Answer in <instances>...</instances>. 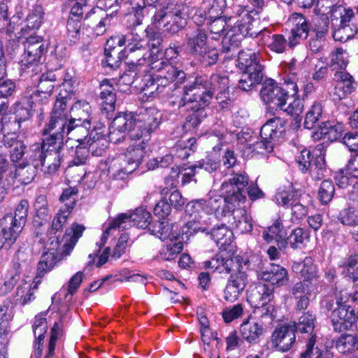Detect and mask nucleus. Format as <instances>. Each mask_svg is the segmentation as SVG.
I'll return each instance as SVG.
<instances>
[{
	"label": "nucleus",
	"mask_w": 358,
	"mask_h": 358,
	"mask_svg": "<svg viewBox=\"0 0 358 358\" xmlns=\"http://www.w3.org/2000/svg\"><path fill=\"white\" fill-rule=\"evenodd\" d=\"M245 200L246 198L240 194H226L224 199L220 195H214L189 201L185 206V213L194 218L182 227V234L187 236L198 232H207L212 224V217L209 215L213 214L217 218L226 217L231 213V208L236 206L239 201Z\"/></svg>",
	"instance_id": "obj_1"
},
{
	"label": "nucleus",
	"mask_w": 358,
	"mask_h": 358,
	"mask_svg": "<svg viewBox=\"0 0 358 358\" xmlns=\"http://www.w3.org/2000/svg\"><path fill=\"white\" fill-rule=\"evenodd\" d=\"M229 13V20H236L234 22V34L227 36L222 41L223 52L229 53V57H233L237 52L238 48L241 45L243 37L257 36V31H254V24L256 20L254 15L257 14L255 10L249 11L241 5H234Z\"/></svg>",
	"instance_id": "obj_2"
},
{
	"label": "nucleus",
	"mask_w": 358,
	"mask_h": 358,
	"mask_svg": "<svg viewBox=\"0 0 358 358\" xmlns=\"http://www.w3.org/2000/svg\"><path fill=\"white\" fill-rule=\"evenodd\" d=\"M150 69L153 71L152 79L154 82L150 86L143 90L144 94L149 97L162 93L163 89L176 82V84L184 82L186 74L182 71L166 61H153L150 64Z\"/></svg>",
	"instance_id": "obj_3"
},
{
	"label": "nucleus",
	"mask_w": 358,
	"mask_h": 358,
	"mask_svg": "<svg viewBox=\"0 0 358 358\" xmlns=\"http://www.w3.org/2000/svg\"><path fill=\"white\" fill-rule=\"evenodd\" d=\"M186 48L203 65L215 64L218 60V50L212 46L206 31L200 28L191 29L186 34Z\"/></svg>",
	"instance_id": "obj_4"
},
{
	"label": "nucleus",
	"mask_w": 358,
	"mask_h": 358,
	"mask_svg": "<svg viewBox=\"0 0 358 358\" xmlns=\"http://www.w3.org/2000/svg\"><path fill=\"white\" fill-rule=\"evenodd\" d=\"M182 6L170 3L157 11L152 17V24L159 31L175 34L187 24L186 14Z\"/></svg>",
	"instance_id": "obj_5"
},
{
	"label": "nucleus",
	"mask_w": 358,
	"mask_h": 358,
	"mask_svg": "<svg viewBox=\"0 0 358 358\" xmlns=\"http://www.w3.org/2000/svg\"><path fill=\"white\" fill-rule=\"evenodd\" d=\"M207 78L197 76L192 82L187 83L183 89L180 98L176 102L178 108L186 106H199L206 107L212 99V92L207 88Z\"/></svg>",
	"instance_id": "obj_6"
},
{
	"label": "nucleus",
	"mask_w": 358,
	"mask_h": 358,
	"mask_svg": "<svg viewBox=\"0 0 358 358\" xmlns=\"http://www.w3.org/2000/svg\"><path fill=\"white\" fill-rule=\"evenodd\" d=\"M135 124L131 131L130 138L133 140H140L143 138L144 141H149L150 134L159 126L162 114L155 107L142 108L139 113L134 116Z\"/></svg>",
	"instance_id": "obj_7"
},
{
	"label": "nucleus",
	"mask_w": 358,
	"mask_h": 358,
	"mask_svg": "<svg viewBox=\"0 0 358 358\" xmlns=\"http://www.w3.org/2000/svg\"><path fill=\"white\" fill-rule=\"evenodd\" d=\"M242 266L236 270H231L224 290V299L228 302H234L245 289L248 283L246 270L248 269L250 262L248 257L241 264Z\"/></svg>",
	"instance_id": "obj_8"
},
{
	"label": "nucleus",
	"mask_w": 358,
	"mask_h": 358,
	"mask_svg": "<svg viewBox=\"0 0 358 358\" xmlns=\"http://www.w3.org/2000/svg\"><path fill=\"white\" fill-rule=\"evenodd\" d=\"M91 124L85 125L83 122H72L69 127V132L66 136L69 139L74 140L78 144L89 145L94 152V148L100 141L103 140V136L94 129L90 132Z\"/></svg>",
	"instance_id": "obj_9"
},
{
	"label": "nucleus",
	"mask_w": 358,
	"mask_h": 358,
	"mask_svg": "<svg viewBox=\"0 0 358 358\" xmlns=\"http://www.w3.org/2000/svg\"><path fill=\"white\" fill-rule=\"evenodd\" d=\"M71 121L66 111V108L62 107V103L58 102L55 103L54 108L50 115L48 123L43 131L44 135L48 133L62 134V136H67L69 127H70Z\"/></svg>",
	"instance_id": "obj_10"
},
{
	"label": "nucleus",
	"mask_w": 358,
	"mask_h": 358,
	"mask_svg": "<svg viewBox=\"0 0 358 358\" xmlns=\"http://www.w3.org/2000/svg\"><path fill=\"white\" fill-rule=\"evenodd\" d=\"M24 52L21 64L24 70L36 66L45 52V44L39 36H30L24 43Z\"/></svg>",
	"instance_id": "obj_11"
},
{
	"label": "nucleus",
	"mask_w": 358,
	"mask_h": 358,
	"mask_svg": "<svg viewBox=\"0 0 358 358\" xmlns=\"http://www.w3.org/2000/svg\"><path fill=\"white\" fill-rule=\"evenodd\" d=\"M287 23L291 27L288 38L290 47H294L308 38L312 27L305 16L297 13H293L289 17Z\"/></svg>",
	"instance_id": "obj_12"
},
{
	"label": "nucleus",
	"mask_w": 358,
	"mask_h": 358,
	"mask_svg": "<svg viewBox=\"0 0 358 358\" xmlns=\"http://www.w3.org/2000/svg\"><path fill=\"white\" fill-rule=\"evenodd\" d=\"M135 124L132 113H124L116 116L109 128L108 138L110 141L117 143L122 140L126 133L129 134L130 138L131 131Z\"/></svg>",
	"instance_id": "obj_13"
},
{
	"label": "nucleus",
	"mask_w": 358,
	"mask_h": 358,
	"mask_svg": "<svg viewBox=\"0 0 358 358\" xmlns=\"http://www.w3.org/2000/svg\"><path fill=\"white\" fill-rule=\"evenodd\" d=\"M113 18L112 14H108L104 8L96 7L86 13L84 20L92 27L94 34L96 36L103 35L111 26Z\"/></svg>",
	"instance_id": "obj_14"
},
{
	"label": "nucleus",
	"mask_w": 358,
	"mask_h": 358,
	"mask_svg": "<svg viewBox=\"0 0 358 358\" xmlns=\"http://www.w3.org/2000/svg\"><path fill=\"white\" fill-rule=\"evenodd\" d=\"M273 288L272 286L264 283H258L251 289L248 295V300L262 313V316L269 315V308L265 306L272 299Z\"/></svg>",
	"instance_id": "obj_15"
},
{
	"label": "nucleus",
	"mask_w": 358,
	"mask_h": 358,
	"mask_svg": "<svg viewBox=\"0 0 358 358\" xmlns=\"http://www.w3.org/2000/svg\"><path fill=\"white\" fill-rule=\"evenodd\" d=\"M284 88L273 80H266L260 91V96L266 103H271L274 106L283 108L287 98Z\"/></svg>",
	"instance_id": "obj_16"
},
{
	"label": "nucleus",
	"mask_w": 358,
	"mask_h": 358,
	"mask_svg": "<svg viewBox=\"0 0 358 358\" xmlns=\"http://www.w3.org/2000/svg\"><path fill=\"white\" fill-rule=\"evenodd\" d=\"M152 219L151 214L143 208H138L130 215L121 214L115 219V223L122 227V229H126L133 224L138 228H146L150 224Z\"/></svg>",
	"instance_id": "obj_17"
},
{
	"label": "nucleus",
	"mask_w": 358,
	"mask_h": 358,
	"mask_svg": "<svg viewBox=\"0 0 358 358\" xmlns=\"http://www.w3.org/2000/svg\"><path fill=\"white\" fill-rule=\"evenodd\" d=\"M246 257L241 255L234 256L232 257L224 258L221 255H216L210 260L203 262L206 268L212 269L213 271H217L220 273H229L231 270H236L245 261Z\"/></svg>",
	"instance_id": "obj_18"
},
{
	"label": "nucleus",
	"mask_w": 358,
	"mask_h": 358,
	"mask_svg": "<svg viewBox=\"0 0 358 358\" xmlns=\"http://www.w3.org/2000/svg\"><path fill=\"white\" fill-rule=\"evenodd\" d=\"M29 203L27 200H22L17 205L14 216L12 215H6L3 217L1 220V224H6L10 226L14 229V232L11 237L15 236H19L22 231L26 222L28 213ZM14 239V238H11Z\"/></svg>",
	"instance_id": "obj_19"
},
{
	"label": "nucleus",
	"mask_w": 358,
	"mask_h": 358,
	"mask_svg": "<svg viewBox=\"0 0 358 358\" xmlns=\"http://www.w3.org/2000/svg\"><path fill=\"white\" fill-rule=\"evenodd\" d=\"M331 320L334 330L343 331L352 327L355 313L350 306L336 307L331 313Z\"/></svg>",
	"instance_id": "obj_20"
},
{
	"label": "nucleus",
	"mask_w": 358,
	"mask_h": 358,
	"mask_svg": "<svg viewBox=\"0 0 358 358\" xmlns=\"http://www.w3.org/2000/svg\"><path fill=\"white\" fill-rule=\"evenodd\" d=\"M333 80L336 83L334 94L338 100L353 92L357 87V82L353 76L345 71H336Z\"/></svg>",
	"instance_id": "obj_21"
},
{
	"label": "nucleus",
	"mask_w": 358,
	"mask_h": 358,
	"mask_svg": "<svg viewBox=\"0 0 358 358\" xmlns=\"http://www.w3.org/2000/svg\"><path fill=\"white\" fill-rule=\"evenodd\" d=\"M113 42H117V45L120 47L125 45L127 52L136 50L143 51V48H147L148 39L143 35H139L136 29H134L124 36H112L109 39L108 45H111Z\"/></svg>",
	"instance_id": "obj_22"
},
{
	"label": "nucleus",
	"mask_w": 358,
	"mask_h": 358,
	"mask_svg": "<svg viewBox=\"0 0 358 358\" xmlns=\"http://www.w3.org/2000/svg\"><path fill=\"white\" fill-rule=\"evenodd\" d=\"M237 66L243 71L262 73L263 67L260 64L259 54L250 48L238 52Z\"/></svg>",
	"instance_id": "obj_23"
},
{
	"label": "nucleus",
	"mask_w": 358,
	"mask_h": 358,
	"mask_svg": "<svg viewBox=\"0 0 358 358\" xmlns=\"http://www.w3.org/2000/svg\"><path fill=\"white\" fill-rule=\"evenodd\" d=\"M258 278L266 282H269L272 285L278 287L285 285L288 281L287 271L278 264H271L270 266L258 273Z\"/></svg>",
	"instance_id": "obj_24"
},
{
	"label": "nucleus",
	"mask_w": 358,
	"mask_h": 358,
	"mask_svg": "<svg viewBox=\"0 0 358 358\" xmlns=\"http://www.w3.org/2000/svg\"><path fill=\"white\" fill-rule=\"evenodd\" d=\"M329 17L331 20L332 27L340 26L352 27L357 29V13L355 14L352 9H345L343 6H338L331 10Z\"/></svg>",
	"instance_id": "obj_25"
},
{
	"label": "nucleus",
	"mask_w": 358,
	"mask_h": 358,
	"mask_svg": "<svg viewBox=\"0 0 358 358\" xmlns=\"http://www.w3.org/2000/svg\"><path fill=\"white\" fill-rule=\"evenodd\" d=\"M295 338V330L291 326L279 327L272 334L273 343L282 352H287L291 348Z\"/></svg>",
	"instance_id": "obj_26"
},
{
	"label": "nucleus",
	"mask_w": 358,
	"mask_h": 358,
	"mask_svg": "<svg viewBox=\"0 0 358 358\" xmlns=\"http://www.w3.org/2000/svg\"><path fill=\"white\" fill-rule=\"evenodd\" d=\"M245 201H239L236 206L231 208V215L233 221H230L231 224L241 234L248 233L252 229V223L251 216L247 213V210L241 207V203Z\"/></svg>",
	"instance_id": "obj_27"
},
{
	"label": "nucleus",
	"mask_w": 358,
	"mask_h": 358,
	"mask_svg": "<svg viewBox=\"0 0 358 358\" xmlns=\"http://www.w3.org/2000/svg\"><path fill=\"white\" fill-rule=\"evenodd\" d=\"M263 324L251 318L250 316L240 326V333L243 340L250 344H255L259 341L264 334Z\"/></svg>",
	"instance_id": "obj_28"
},
{
	"label": "nucleus",
	"mask_w": 358,
	"mask_h": 358,
	"mask_svg": "<svg viewBox=\"0 0 358 358\" xmlns=\"http://www.w3.org/2000/svg\"><path fill=\"white\" fill-rule=\"evenodd\" d=\"M130 140L131 144L127 150L125 159L123 161L136 169L144 157L145 145L149 141H144L143 138H141L140 140H133L130 138Z\"/></svg>",
	"instance_id": "obj_29"
},
{
	"label": "nucleus",
	"mask_w": 358,
	"mask_h": 358,
	"mask_svg": "<svg viewBox=\"0 0 358 358\" xmlns=\"http://www.w3.org/2000/svg\"><path fill=\"white\" fill-rule=\"evenodd\" d=\"M72 122H83L85 125L92 124V108L85 100H79L73 103L69 115Z\"/></svg>",
	"instance_id": "obj_30"
},
{
	"label": "nucleus",
	"mask_w": 358,
	"mask_h": 358,
	"mask_svg": "<svg viewBox=\"0 0 358 358\" xmlns=\"http://www.w3.org/2000/svg\"><path fill=\"white\" fill-rule=\"evenodd\" d=\"M285 123V121L280 117H275L268 120L261 128V138L273 142L284 133Z\"/></svg>",
	"instance_id": "obj_31"
},
{
	"label": "nucleus",
	"mask_w": 358,
	"mask_h": 358,
	"mask_svg": "<svg viewBox=\"0 0 358 358\" xmlns=\"http://www.w3.org/2000/svg\"><path fill=\"white\" fill-rule=\"evenodd\" d=\"M54 317L55 318V321L50 329V338L48 347V354L44 358H52L55 353L56 342L57 340L62 338L64 334V326L66 320L65 315H61L59 313H56Z\"/></svg>",
	"instance_id": "obj_32"
},
{
	"label": "nucleus",
	"mask_w": 358,
	"mask_h": 358,
	"mask_svg": "<svg viewBox=\"0 0 358 358\" xmlns=\"http://www.w3.org/2000/svg\"><path fill=\"white\" fill-rule=\"evenodd\" d=\"M101 105L107 113L113 111L116 103V94L115 87L108 79H104L100 83Z\"/></svg>",
	"instance_id": "obj_33"
},
{
	"label": "nucleus",
	"mask_w": 358,
	"mask_h": 358,
	"mask_svg": "<svg viewBox=\"0 0 358 358\" xmlns=\"http://www.w3.org/2000/svg\"><path fill=\"white\" fill-rule=\"evenodd\" d=\"M40 281H34V285L22 282L19 285L13 294V301L16 304L24 306L34 299V292L38 288Z\"/></svg>",
	"instance_id": "obj_34"
},
{
	"label": "nucleus",
	"mask_w": 358,
	"mask_h": 358,
	"mask_svg": "<svg viewBox=\"0 0 358 358\" xmlns=\"http://www.w3.org/2000/svg\"><path fill=\"white\" fill-rule=\"evenodd\" d=\"M301 358H333V355L328 350L322 348L320 338L313 334L308 338L306 350L301 354Z\"/></svg>",
	"instance_id": "obj_35"
},
{
	"label": "nucleus",
	"mask_w": 358,
	"mask_h": 358,
	"mask_svg": "<svg viewBox=\"0 0 358 358\" xmlns=\"http://www.w3.org/2000/svg\"><path fill=\"white\" fill-rule=\"evenodd\" d=\"M55 80L56 77L53 72L50 71L43 73L38 80V90L32 94L31 99L34 101H42V99H38L41 94H43L44 99H48L55 87Z\"/></svg>",
	"instance_id": "obj_36"
},
{
	"label": "nucleus",
	"mask_w": 358,
	"mask_h": 358,
	"mask_svg": "<svg viewBox=\"0 0 358 358\" xmlns=\"http://www.w3.org/2000/svg\"><path fill=\"white\" fill-rule=\"evenodd\" d=\"M248 184V176L245 173H236L227 182L222 184V189L227 194H240L243 197V188Z\"/></svg>",
	"instance_id": "obj_37"
},
{
	"label": "nucleus",
	"mask_w": 358,
	"mask_h": 358,
	"mask_svg": "<svg viewBox=\"0 0 358 358\" xmlns=\"http://www.w3.org/2000/svg\"><path fill=\"white\" fill-rule=\"evenodd\" d=\"M63 159L62 152L45 151L41 162V171L44 174L55 173L61 166Z\"/></svg>",
	"instance_id": "obj_38"
},
{
	"label": "nucleus",
	"mask_w": 358,
	"mask_h": 358,
	"mask_svg": "<svg viewBox=\"0 0 358 358\" xmlns=\"http://www.w3.org/2000/svg\"><path fill=\"white\" fill-rule=\"evenodd\" d=\"M85 227L77 223H73L71 228L66 231L64 236V245L62 254L68 255L72 251L78 239L82 236Z\"/></svg>",
	"instance_id": "obj_39"
},
{
	"label": "nucleus",
	"mask_w": 358,
	"mask_h": 358,
	"mask_svg": "<svg viewBox=\"0 0 358 358\" xmlns=\"http://www.w3.org/2000/svg\"><path fill=\"white\" fill-rule=\"evenodd\" d=\"M294 268L296 270L300 269L301 276L303 278L304 280H307L310 282H313L318 285V269L311 257H306L301 263L296 264L294 266Z\"/></svg>",
	"instance_id": "obj_40"
},
{
	"label": "nucleus",
	"mask_w": 358,
	"mask_h": 358,
	"mask_svg": "<svg viewBox=\"0 0 358 358\" xmlns=\"http://www.w3.org/2000/svg\"><path fill=\"white\" fill-rule=\"evenodd\" d=\"M274 201L278 206L288 208L298 201L297 192L290 184L280 187L275 194Z\"/></svg>",
	"instance_id": "obj_41"
},
{
	"label": "nucleus",
	"mask_w": 358,
	"mask_h": 358,
	"mask_svg": "<svg viewBox=\"0 0 358 358\" xmlns=\"http://www.w3.org/2000/svg\"><path fill=\"white\" fill-rule=\"evenodd\" d=\"M38 166V163H27L23 161L16 167L14 178H17L21 184H29L36 176Z\"/></svg>",
	"instance_id": "obj_42"
},
{
	"label": "nucleus",
	"mask_w": 358,
	"mask_h": 358,
	"mask_svg": "<svg viewBox=\"0 0 358 358\" xmlns=\"http://www.w3.org/2000/svg\"><path fill=\"white\" fill-rule=\"evenodd\" d=\"M206 233L210 234L212 239L220 248L229 245L233 239V232L225 224L213 228L210 232L208 229Z\"/></svg>",
	"instance_id": "obj_43"
},
{
	"label": "nucleus",
	"mask_w": 358,
	"mask_h": 358,
	"mask_svg": "<svg viewBox=\"0 0 358 358\" xmlns=\"http://www.w3.org/2000/svg\"><path fill=\"white\" fill-rule=\"evenodd\" d=\"M238 141L241 143L245 144V148L250 150L251 152L257 154L266 155L271 152L273 149V143L266 139L262 138L260 141L252 142V139L248 141L242 135L238 136Z\"/></svg>",
	"instance_id": "obj_44"
},
{
	"label": "nucleus",
	"mask_w": 358,
	"mask_h": 358,
	"mask_svg": "<svg viewBox=\"0 0 358 358\" xmlns=\"http://www.w3.org/2000/svg\"><path fill=\"white\" fill-rule=\"evenodd\" d=\"M76 89V80L71 76H66L59 86V92L55 103L60 102L63 108H66V102L75 94Z\"/></svg>",
	"instance_id": "obj_45"
},
{
	"label": "nucleus",
	"mask_w": 358,
	"mask_h": 358,
	"mask_svg": "<svg viewBox=\"0 0 358 358\" xmlns=\"http://www.w3.org/2000/svg\"><path fill=\"white\" fill-rule=\"evenodd\" d=\"M317 147L318 148H316L314 152L319 153L314 154L315 157L313 163H312L308 170L312 178L315 180H321L324 176V173L326 172L325 161L322 151V145H320Z\"/></svg>",
	"instance_id": "obj_46"
},
{
	"label": "nucleus",
	"mask_w": 358,
	"mask_h": 358,
	"mask_svg": "<svg viewBox=\"0 0 358 358\" xmlns=\"http://www.w3.org/2000/svg\"><path fill=\"white\" fill-rule=\"evenodd\" d=\"M108 170L113 179L124 180L127 178L128 176L136 169L122 161L120 158H117L110 165Z\"/></svg>",
	"instance_id": "obj_47"
},
{
	"label": "nucleus",
	"mask_w": 358,
	"mask_h": 358,
	"mask_svg": "<svg viewBox=\"0 0 358 358\" xmlns=\"http://www.w3.org/2000/svg\"><path fill=\"white\" fill-rule=\"evenodd\" d=\"M329 66L334 70H345L349 63V55L346 50L336 48L329 55Z\"/></svg>",
	"instance_id": "obj_48"
},
{
	"label": "nucleus",
	"mask_w": 358,
	"mask_h": 358,
	"mask_svg": "<svg viewBox=\"0 0 358 358\" xmlns=\"http://www.w3.org/2000/svg\"><path fill=\"white\" fill-rule=\"evenodd\" d=\"M336 349L341 353H351L358 350V336L356 334H342L337 339Z\"/></svg>",
	"instance_id": "obj_49"
},
{
	"label": "nucleus",
	"mask_w": 358,
	"mask_h": 358,
	"mask_svg": "<svg viewBox=\"0 0 358 358\" xmlns=\"http://www.w3.org/2000/svg\"><path fill=\"white\" fill-rule=\"evenodd\" d=\"M199 106H186L187 109H190L192 112L189 113L184 124V128L187 130H192L195 129L206 117V113L204 110L206 107H198Z\"/></svg>",
	"instance_id": "obj_50"
},
{
	"label": "nucleus",
	"mask_w": 358,
	"mask_h": 358,
	"mask_svg": "<svg viewBox=\"0 0 358 358\" xmlns=\"http://www.w3.org/2000/svg\"><path fill=\"white\" fill-rule=\"evenodd\" d=\"M109 40L107 41L104 50L105 62L104 64L111 69H116L121 63L122 59L120 56L121 50L117 49L115 45L117 42L111 43V45H108Z\"/></svg>",
	"instance_id": "obj_51"
},
{
	"label": "nucleus",
	"mask_w": 358,
	"mask_h": 358,
	"mask_svg": "<svg viewBox=\"0 0 358 358\" xmlns=\"http://www.w3.org/2000/svg\"><path fill=\"white\" fill-rule=\"evenodd\" d=\"M127 52V59L128 60V63L133 66L138 67L142 66H148L150 67V64L153 62L151 57H149L147 48H143V51L136 50Z\"/></svg>",
	"instance_id": "obj_52"
},
{
	"label": "nucleus",
	"mask_w": 358,
	"mask_h": 358,
	"mask_svg": "<svg viewBox=\"0 0 358 358\" xmlns=\"http://www.w3.org/2000/svg\"><path fill=\"white\" fill-rule=\"evenodd\" d=\"M263 73L259 72L243 71L238 87L243 91H250L262 82Z\"/></svg>",
	"instance_id": "obj_53"
},
{
	"label": "nucleus",
	"mask_w": 358,
	"mask_h": 358,
	"mask_svg": "<svg viewBox=\"0 0 358 358\" xmlns=\"http://www.w3.org/2000/svg\"><path fill=\"white\" fill-rule=\"evenodd\" d=\"M308 239V232L298 227L292 231L287 238L286 243L289 244L292 249H301L305 246Z\"/></svg>",
	"instance_id": "obj_54"
},
{
	"label": "nucleus",
	"mask_w": 358,
	"mask_h": 358,
	"mask_svg": "<svg viewBox=\"0 0 358 358\" xmlns=\"http://www.w3.org/2000/svg\"><path fill=\"white\" fill-rule=\"evenodd\" d=\"M44 15V10L41 6H33L26 18L27 28L33 30L38 29L43 21Z\"/></svg>",
	"instance_id": "obj_55"
},
{
	"label": "nucleus",
	"mask_w": 358,
	"mask_h": 358,
	"mask_svg": "<svg viewBox=\"0 0 358 358\" xmlns=\"http://www.w3.org/2000/svg\"><path fill=\"white\" fill-rule=\"evenodd\" d=\"M49 134L50 136L43 138V142L41 143L44 151L63 152L64 150V136H62V134H54L53 132Z\"/></svg>",
	"instance_id": "obj_56"
},
{
	"label": "nucleus",
	"mask_w": 358,
	"mask_h": 358,
	"mask_svg": "<svg viewBox=\"0 0 358 358\" xmlns=\"http://www.w3.org/2000/svg\"><path fill=\"white\" fill-rule=\"evenodd\" d=\"M229 81L227 76L214 74L209 79L207 78V88L212 92V96L216 92L229 89Z\"/></svg>",
	"instance_id": "obj_57"
},
{
	"label": "nucleus",
	"mask_w": 358,
	"mask_h": 358,
	"mask_svg": "<svg viewBox=\"0 0 358 358\" xmlns=\"http://www.w3.org/2000/svg\"><path fill=\"white\" fill-rule=\"evenodd\" d=\"M318 285L313 282L303 281L296 282L292 289V294L295 298L303 296H310L317 292Z\"/></svg>",
	"instance_id": "obj_58"
},
{
	"label": "nucleus",
	"mask_w": 358,
	"mask_h": 358,
	"mask_svg": "<svg viewBox=\"0 0 358 358\" xmlns=\"http://www.w3.org/2000/svg\"><path fill=\"white\" fill-rule=\"evenodd\" d=\"M322 115V106L320 102H314L307 112L304 121V126L307 129H312L319 121Z\"/></svg>",
	"instance_id": "obj_59"
},
{
	"label": "nucleus",
	"mask_w": 358,
	"mask_h": 358,
	"mask_svg": "<svg viewBox=\"0 0 358 358\" xmlns=\"http://www.w3.org/2000/svg\"><path fill=\"white\" fill-rule=\"evenodd\" d=\"M44 154L45 151L41 143H34L29 146L28 150H26L24 162L27 163H38L39 166L41 164Z\"/></svg>",
	"instance_id": "obj_60"
},
{
	"label": "nucleus",
	"mask_w": 358,
	"mask_h": 358,
	"mask_svg": "<svg viewBox=\"0 0 358 358\" xmlns=\"http://www.w3.org/2000/svg\"><path fill=\"white\" fill-rule=\"evenodd\" d=\"M215 0H203V7L201 8H195L194 13L192 15L193 22L198 26H201L208 19V14L206 12L208 9L209 17L211 10L213 9V3Z\"/></svg>",
	"instance_id": "obj_61"
},
{
	"label": "nucleus",
	"mask_w": 358,
	"mask_h": 358,
	"mask_svg": "<svg viewBox=\"0 0 358 358\" xmlns=\"http://www.w3.org/2000/svg\"><path fill=\"white\" fill-rule=\"evenodd\" d=\"M90 150H92V148L83 144H78L75 149L72 147L69 154L73 157L72 162L73 164L76 166L83 164L88 157Z\"/></svg>",
	"instance_id": "obj_62"
},
{
	"label": "nucleus",
	"mask_w": 358,
	"mask_h": 358,
	"mask_svg": "<svg viewBox=\"0 0 358 358\" xmlns=\"http://www.w3.org/2000/svg\"><path fill=\"white\" fill-rule=\"evenodd\" d=\"M182 249L183 243L181 241L168 244L161 249L159 257L165 261H171L174 259Z\"/></svg>",
	"instance_id": "obj_63"
},
{
	"label": "nucleus",
	"mask_w": 358,
	"mask_h": 358,
	"mask_svg": "<svg viewBox=\"0 0 358 358\" xmlns=\"http://www.w3.org/2000/svg\"><path fill=\"white\" fill-rule=\"evenodd\" d=\"M315 316L310 311L303 313L299 319L296 329L301 333L312 332L315 327Z\"/></svg>",
	"instance_id": "obj_64"
}]
</instances>
